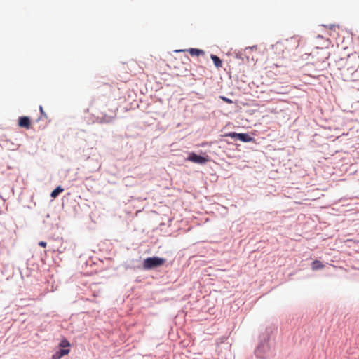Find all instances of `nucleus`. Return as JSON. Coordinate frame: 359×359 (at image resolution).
<instances>
[{"instance_id": "0eeeda50", "label": "nucleus", "mask_w": 359, "mask_h": 359, "mask_svg": "<svg viewBox=\"0 0 359 359\" xmlns=\"http://www.w3.org/2000/svg\"><path fill=\"white\" fill-rule=\"evenodd\" d=\"M210 58L212 60L214 65L217 68H219L222 67V60L216 55L211 54Z\"/></svg>"}, {"instance_id": "7ed1b4c3", "label": "nucleus", "mask_w": 359, "mask_h": 359, "mask_svg": "<svg viewBox=\"0 0 359 359\" xmlns=\"http://www.w3.org/2000/svg\"><path fill=\"white\" fill-rule=\"evenodd\" d=\"M224 137H231L233 140H238L242 142L248 143L255 142V138L251 136L249 133H236V132H229L226 133L223 135Z\"/></svg>"}, {"instance_id": "5701e85b", "label": "nucleus", "mask_w": 359, "mask_h": 359, "mask_svg": "<svg viewBox=\"0 0 359 359\" xmlns=\"http://www.w3.org/2000/svg\"><path fill=\"white\" fill-rule=\"evenodd\" d=\"M335 27V25H330V29H333V27Z\"/></svg>"}, {"instance_id": "6e6552de", "label": "nucleus", "mask_w": 359, "mask_h": 359, "mask_svg": "<svg viewBox=\"0 0 359 359\" xmlns=\"http://www.w3.org/2000/svg\"><path fill=\"white\" fill-rule=\"evenodd\" d=\"M311 269L313 271H317L322 269L324 267V265L322 264V262L319 260H314L311 262Z\"/></svg>"}, {"instance_id": "ddd939ff", "label": "nucleus", "mask_w": 359, "mask_h": 359, "mask_svg": "<svg viewBox=\"0 0 359 359\" xmlns=\"http://www.w3.org/2000/svg\"><path fill=\"white\" fill-rule=\"evenodd\" d=\"M60 346L62 347H67V346H69V343L67 340H62L60 344Z\"/></svg>"}, {"instance_id": "423d86ee", "label": "nucleus", "mask_w": 359, "mask_h": 359, "mask_svg": "<svg viewBox=\"0 0 359 359\" xmlns=\"http://www.w3.org/2000/svg\"><path fill=\"white\" fill-rule=\"evenodd\" d=\"M187 52H188L191 56H199L205 55V52L203 50L198 48H190L188 49H181V53Z\"/></svg>"}, {"instance_id": "a211bd4d", "label": "nucleus", "mask_w": 359, "mask_h": 359, "mask_svg": "<svg viewBox=\"0 0 359 359\" xmlns=\"http://www.w3.org/2000/svg\"><path fill=\"white\" fill-rule=\"evenodd\" d=\"M39 245L41 247L45 248V247H46L47 243H46V242H45V241H40V242L39 243Z\"/></svg>"}, {"instance_id": "b1692460", "label": "nucleus", "mask_w": 359, "mask_h": 359, "mask_svg": "<svg viewBox=\"0 0 359 359\" xmlns=\"http://www.w3.org/2000/svg\"><path fill=\"white\" fill-rule=\"evenodd\" d=\"M184 60H189V57H188V56H187V55H184Z\"/></svg>"}, {"instance_id": "9d476101", "label": "nucleus", "mask_w": 359, "mask_h": 359, "mask_svg": "<svg viewBox=\"0 0 359 359\" xmlns=\"http://www.w3.org/2000/svg\"><path fill=\"white\" fill-rule=\"evenodd\" d=\"M115 116H116L115 114L111 116H104L103 117L100 118V122L104 123H110L114 119Z\"/></svg>"}, {"instance_id": "393cba45", "label": "nucleus", "mask_w": 359, "mask_h": 359, "mask_svg": "<svg viewBox=\"0 0 359 359\" xmlns=\"http://www.w3.org/2000/svg\"><path fill=\"white\" fill-rule=\"evenodd\" d=\"M181 82L184 83L185 82L184 79H181Z\"/></svg>"}, {"instance_id": "412c9836", "label": "nucleus", "mask_w": 359, "mask_h": 359, "mask_svg": "<svg viewBox=\"0 0 359 359\" xmlns=\"http://www.w3.org/2000/svg\"><path fill=\"white\" fill-rule=\"evenodd\" d=\"M212 143H208V142H203L201 144V146L202 147H205L206 145H210Z\"/></svg>"}, {"instance_id": "f257e3e1", "label": "nucleus", "mask_w": 359, "mask_h": 359, "mask_svg": "<svg viewBox=\"0 0 359 359\" xmlns=\"http://www.w3.org/2000/svg\"><path fill=\"white\" fill-rule=\"evenodd\" d=\"M278 327L270 323L258 335L254 349L257 359H269L276 355V337Z\"/></svg>"}, {"instance_id": "39448f33", "label": "nucleus", "mask_w": 359, "mask_h": 359, "mask_svg": "<svg viewBox=\"0 0 359 359\" xmlns=\"http://www.w3.org/2000/svg\"><path fill=\"white\" fill-rule=\"evenodd\" d=\"M18 126L20 128L29 129L31 127V121L28 116H20L18 119Z\"/></svg>"}, {"instance_id": "aec40b11", "label": "nucleus", "mask_w": 359, "mask_h": 359, "mask_svg": "<svg viewBox=\"0 0 359 359\" xmlns=\"http://www.w3.org/2000/svg\"><path fill=\"white\" fill-rule=\"evenodd\" d=\"M184 309H186V306H184L182 309H181L180 312L181 313H185L187 314V312L185 311Z\"/></svg>"}, {"instance_id": "f3484780", "label": "nucleus", "mask_w": 359, "mask_h": 359, "mask_svg": "<svg viewBox=\"0 0 359 359\" xmlns=\"http://www.w3.org/2000/svg\"><path fill=\"white\" fill-rule=\"evenodd\" d=\"M254 49H257V46H252L246 47L245 48V51H247L248 50H254Z\"/></svg>"}, {"instance_id": "dca6fc26", "label": "nucleus", "mask_w": 359, "mask_h": 359, "mask_svg": "<svg viewBox=\"0 0 359 359\" xmlns=\"http://www.w3.org/2000/svg\"><path fill=\"white\" fill-rule=\"evenodd\" d=\"M221 98L225 101L226 103H229V104H231L232 103V100L229 98H227L226 97H224V96H222Z\"/></svg>"}, {"instance_id": "20e7f679", "label": "nucleus", "mask_w": 359, "mask_h": 359, "mask_svg": "<svg viewBox=\"0 0 359 359\" xmlns=\"http://www.w3.org/2000/svg\"><path fill=\"white\" fill-rule=\"evenodd\" d=\"M165 259L158 257H148L144 260L143 269L150 270L158 268L164 264Z\"/></svg>"}, {"instance_id": "4468645a", "label": "nucleus", "mask_w": 359, "mask_h": 359, "mask_svg": "<svg viewBox=\"0 0 359 359\" xmlns=\"http://www.w3.org/2000/svg\"><path fill=\"white\" fill-rule=\"evenodd\" d=\"M39 110H40V112H41V116H44L46 118H47V114L44 112L43 111V109L42 107V106H40L39 107Z\"/></svg>"}, {"instance_id": "f8f14e48", "label": "nucleus", "mask_w": 359, "mask_h": 359, "mask_svg": "<svg viewBox=\"0 0 359 359\" xmlns=\"http://www.w3.org/2000/svg\"><path fill=\"white\" fill-rule=\"evenodd\" d=\"M63 189L60 187V186H58L56 189H55L50 196L52 198H56L60 193H62L63 191Z\"/></svg>"}, {"instance_id": "2eb2a0df", "label": "nucleus", "mask_w": 359, "mask_h": 359, "mask_svg": "<svg viewBox=\"0 0 359 359\" xmlns=\"http://www.w3.org/2000/svg\"><path fill=\"white\" fill-rule=\"evenodd\" d=\"M346 71L348 73L353 74L355 72L353 67H347Z\"/></svg>"}, {"instance_id": "1a4fd4ad", "label": "nucleus", "mask_w": 359, "mask_h": 359, "mask_svg": "<svg viewBox=\"0 0 359 359\" xmlns=\"http://www.w3.org/2000/svg\"><path fill=\"white\" fill-rule=\"evenodd\" d=\"M69 353V349H60L58 352H57L53 356V359H58L65 355H67Z\"/></svg>"}, {"instance_id": "6ab92c4d", "label": "nucleus", "mask_w": 359, "mask_h": 359, "mask_svg": "<svg viewBox=\"0 0 359 359\" xmlns=\"http://www.w3.org/2000/svg\"><path fill=\"white\" fill-rule=\"evenodd\" d=\"M105 86L109 89V90L111 92L112 90V86L108 84H105Z\"/></svg>"}, {"instance_id": "9b49d317", "label": "nucleus", "mask_w": 359, "mask_h": 359, "mask_svg": "<svg viewBox=\"0 0 359 359\" xmlns=\"http://www.w3.org/2000/svg\"><path fill=\"white\" fill-rule=\"evenodd\" d=\"M235 57L237 59H239V60H241L243 62H244V59L245 57L248 60V57L246 56L245 55V51L244 50V52L243 51H237V52H235Z\"/></svg>"}, {"instance_id": "f03ea898", "label": "nucleus", "mask_w": 359, "mask_h": 359, "mask_svg": "<svg viewBox=\"0 0 359 359\" xmlns=\"http://www.w3.org/2000/svg\"><path fill=\"white\" fill-rule=\"evenodd\" d=\"M187 156L184 158V161H190L198 165H205L208 162L211 161L210 157L206 152H202L199 154L194 151H187Z\"/></svg>"}, {"instance_id": "4be33fe9", "label": "nucleus", "mask_w": 359, "mask_h": 359, "mask_svg": "<svg viewBox=\"0 0 359 359\" xmlns=\"http://www.w3.org/2000/svg\"><path fill=\"white\" fill-rule=\"evenodd\" d=\"M180 344H181V346H182L184 347H185L187 346L186 344H184V342L182 341H181Z\"/></svg>"}]
</instances>
